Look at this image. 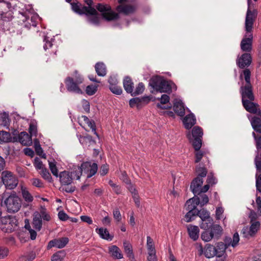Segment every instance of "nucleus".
<instances>
[{
	"label": "nucleus",
	"mask_w": 261,
	"mask_h": 261,
	"mask_svg": "<svg viewBox=\"0 0 261 261\" xmlns=\"http://www.w3.org/2000/svg\"><path fill=\"white\" fill-rule=\"evenodd\" d=\"M257 15V11L254 8V4H250L248 5V10L246 16H256Z\"/></svg>",
	"instance_id": "8fccbe9b"
},
{
	"label": "nucleus",
	"mask_w": 261,
	"mask_h": 261,
	"mask_svg": "<svg viewBox=\"0 0 261 261\" xmlns=\"http://www.w3.org/2000/svg\"><path fill=\"white\" fill-rule=\"evenodd\" d=\"M215 247L211 244H206L204 251V254L206 258H211L217 256Z\"/></svg>",
	"instance_id": "473e14b6"
},
{
	"label": "nucleus",
	"mask_w": 261,
	"mask_h": 261,
	"mask_svg": "<svg viewBox=\"0 0 261 261\" xmlns=\"http://www.w3.org/2000/svg\"><path fill=\"white\" fill-rule=\"evenodd\" d=\"M204 230L201 234V239L204 242H210L213 239L218 240L222 234V228L218 224H215L210 229Z\"/></svg>",
	"instance_id": "20e7f679"
},
{
	"label": "nucleus",
	"mask_w": 261,
	"mask_h": 261,
	"mask_svg": "<svg viewBox=\"0 0 261 261\" xmlns=\"http://www.w3.org/2000/svg\"><path fill=\"white\" fill-rule=\"evenodd\" d=\"M198 195H197L198 196ZM199 195V204L201 207H202L208 202L209 198L208 196L204 193H201Z\"/></svg>",
	"instance_id": "5fc2aeb1"
},
{
	"label": "nucleus",
	"mask_w": 261,
	"mask_h": 261,
	"mask_svg": "<svg viewBox=\"0 0 261 261\" xmlns=\"http://www.w3.org/2000/svg\"><path fill=\"white\" fill-rule=\"evenodd\" d=\"M158 100H160L161 101L160 103H157L156 107L158 108L161 109V110H164V109H168L171 108V105L170 106H163L161 105V104H166L169 102L170 100V97L167 94H163L161 98H158Z\"/></svg>",
	"instance_id": "f704fd0d"
},
{
	"label": "nucleus",
	"mask_w": 261,
	"mask_h": 261,
	"mask_svg": "<svg viewBox=\"0 0 261 261\" xmlns=\"http://www.w3.org/2000/svg\"><path fill=\"white\" fill-rule=\"evenodd\" d=\"M187 231L190 238L193 241H196L199 235V229L197 226L189 225L187 226Z\"/></svg>",
	"instance_id": "5701e85b"
},
{
	"label": "nucleus",
	"mask_w": 261,
	"mask_h": 261,
	"mask_svg": "<svg viewBox=\"0 0 261 261\" xmlns=\"http://www.w3.org/2000/svg\"><path fill=\"white\" fill-rule=\"evenodd\" d=\"M96 232L99 235L100 237L106 240L111 241L113 240L114 236L111 235L107 228H97L95 229Z\"/></svg>",
	"instance_id": "c85d7f7f"
},
{
	"label": "nucleus",
	"mask_w": 261,
	"mask_h": 261,
	"mask_svg": "<svg viewBox=\"0 0 261 261\" xmlns=\"http://www.w3.org/2000/svg\"><path fill=\"white\" fill-rule=\"evenodd\" d=\"M34 165L37 170H41L44 168L42 162L37 157L34 159Z\"/></svg>",
	"instance_id": "680f3d73"
},
{
	"label": "nucleus",
	"mask_w": 261,
	"mask_h": 261,
	"mask_svg": "<svg viewBox=\"0 0 261 261\" xmlns=\"http://www.w3.org/2000/svg\"><path fill=\"white\" fill-rule=\"evenodd\" d=\"M144 90V84L143 83L140 82L137 85L135 90L134 89H133V92L131 93V95L132 96H135L141 94L143 93Z\"/></svg>",
	"instance_id": "a19ab883"
},
{
	"label": "nucleus",
	"mask_w": 261,
	"mask_h": 261,
	"mask_svg": "<svg viewBox=\"0 0 261 261\" xmlns=\"http://www.w3.org/2000/svg\"><path fill=\"white\" fill-rule=\"evenodd\" d=\"M256 168L255 174L256 191L261 193V166H258L257 163H254Z\"/></svg>",
	"instance_id": "2f4dec72"
},
{
	"label": "nucleus",
	"mask_w": 261,
	"mask_h": 261,
	"mask_svg": "<svg viewBox=\"0 0 261 261\" xmlns=\"http://www.w3.org/2000/svg\"><path fill=\"white\" fill-rule=\"evenodd\" d=\"M60 190L68 193H72L75 190V187L73 186H62Z\"/></svg>",
	"instance_id": "052dcab7"
},
{
	"label": "nucleus",
	"mask_w": 261,
	"mask_h": 261,
	"mask_svg": "<svg viewBox=\"0 0 261 261\" xmlns=\"http://www.w3.org/2000/svg\"><path fill=\"white\" fill-rule=\"evenodd\" d=\"M2 180L6 189H14L18 185V179L13 174L9 171H4L2 173Z\"/></svg>",
	"instance_id": "423d86ee"
},
{
	"label": "nucleus",
	"mask_w": 261,
	"mask_h": 261,
	"mask_svg": "<svg viewBox=\"0 0 261 261\" xmlns=\"http://www.w3.org/2000/svg\"><path fill=\"white\" fill-rule=\"evenodd\" d=\"M173 110L179 116H184L185 114V109L184 103L181 100H176L173 103Z\"/></svg>",
	"instance_id": "b1692460"
},
{
	"label": "nucleus",
	"mask_w": 261,
	"mask_h": 261,
	"mask_svg": "<svg viewBox=\"0 0 261 261\" xmlns=\"http://www.w3.org/2000/svg\"><path fill=\"white\" fill-rule=\"evenodd\" d=\"M196 212H193L192 210L188 211V212L185 215L186 221L190 222L194 220L193 217L196 216Z\"/></svg>",
	"instance_id": "e2e57ef3"
},
{
	"label": "nucleus",
	"mask_w": 261,
	"mask_h": 261,
	"mask_svg": "<svg viewBox=\"0 0 261 261\" xmlns=\"http://www.w3.org/2000/svg\"><path fill=\"white\" fill-rule=\"evenodd\" d=\"M10 134L5 131L0 132V143L8 142L10 140Z\"/></svg>",
	"instance_id": "3c124183"
},
{
	"label": "nucleus",
	"mask_w": 261,
	"mask_h": 261,
	"mask_svg": "<svg viewBox=\"0 0 261 261\" xmlns=\"http://www.w3.org/2000/svg\"><path fill=\"white\" fill-rule=\"evenodd\" d=\"M66 253L64 250L59 251L51 256V261H63Z\"/></svg>",
	"instance_id": "c03bdc74"
},
{
	"label": "nucleus",
	"mask_w": 261,
	"mask_h": 261,
	"mask_svg": "<svg viewBox=\"0 0 261 261\" xmlns=\"http://www.w3.org/2000/svg\"><path fill=\"white\" fill-rule=\"evenodd\" d=\"M72 10L75 12L76 14L79 15H83L85 14L87 16H89L88 13L83 9L84 5H83L81 3L77 2L76 3L73 2L70 3Z\"/></svg>",
	"instance_id": "cd10ccee"
},
{
	"label": "nucleus",
	"mask_w": 261,
	"mask_h": 261,
	"mask_svg": "<svg viewBox=\"0 0 261 261\" xmlns=\"http://www.w3.org/2000/svg\"><path fill=\"white\" fill-rule=\"evenodd\" d=\"M4 220L8 223H10L11 225L13 226V228L15 229L16 227L18 225V220L15 217H8L3 219Z\"/></svg>",
	"instance_id": "603ef678"
},
{
	"label": "nucleus",
	"mask_w": 261,
	"mask_h": 261,
	"mask_svg": "<svg viewBox=\"0 0 261 261\" xmlns=\"http://www.w3.org/2000/svg\"><path fill=\"white\" fill-rule=\"evenodd\" d=\"M185 127L187 129L191 128L196 122L195 116L193 113L186 115L182 120Z\"/></svg>",
	"instance_id": "412c9836"
},
{
	"label": "nucleus",
	"mask_w": 261,
	"mask_h": 261,
	"mask_svg": "<svg viewBox=\"0 0 261 261\" xmlns=\"http://www.w3.org/2000/svg\"><path fill=\"white\" fill-rule=\"evenodd\" d=\"M97 86L93 85L87 86L86 88V93L90 96L94 95L97 91Z\"/></svg>",
	"instance_id": "6e6d98bb"
},
{
	"label": "nucleus",
	"mask_w": 261,
	"mask_h": 261,
	"mask_svg": "<svg viewBox=\"0 0 261 261\" xmlns=\"http://www.w3.org/2000/svg\"><path fill=\"white\" fill-rule=\"evenodd\" d=\"M109 253L114 259H121L123 254L120 248L116 245H112L109 247Z\"/></svg>",
	"instance_id": "bb28decb"
},
{
	"label": "nucleus",
	"mask_w": 261,
	"mask_h": 261,
	"mask_svg": "<svg viewBox=\"0 0 261 261\" xmlns=\"http://www.w3.org/2000/svg\"><path fill=\"white\" fill-rule=\"evenodd\" d=\"M19 142L25 146L30 145L32 143V137L25 132H22L18 136Z\"/></svg>",
	"instance_id": "a878e982"
},
{
	"label": "nucleus",
	"mask_w": 261,
	"mask_h": 261,
	"mask_svg": "<svg viewBox=\"0 0 261 261\" xmlns=\"http://www.w3.org/2000/svg\"><path fill=\"white\" fill-rule=\"evenodd\" d=\"M84 1L87 6H84L83 9L88 13L89 16H97L98 12L95 8L92 7L93 5V0H84Z\"/></svg>",
	"instance_id": "4be33fe9"
},
{
	"label": "nucleus",
	"mask_w": 261,
	"mask_h": 261,
	"mask_svg": "<svg viewBox=\"0 0 261 261\" xmlns=\"http://www.w3.org/2000/svg\"><path fill=\"white\" fill-rule=\"evenodd\" d=\"M150 100L149 96L134 97L129 100V105L130 107L133 108L136 107L139 110L147 105L150 101Z\"/></svg>",
	"instance_id": "9b49d317"
},
{
	"label": "nucleus",
	"mask_w": 261,
	"mask_h": 261,
	"mask_svg": "<svg viewBox=\"0 0 261 261\" xmlns=\"http://www.w3.org/2000/svg\"><path fill=\"white\" fill-rule=\"evenodd\" d=\"M84 78L77 70L74 71L73 77L67 76L64 81L66 89L69 92L77 94H83L81 85L84 82Z\"/></svg>",
	"instance_id": "f03ea898"
},
{
	"label": "nucleus",
	"mask_w": 261,
	"mask_h": 261,
	"mask_svg": "<svg viewBox=\"0 0 261 261\" xmlns=\"http://www.w3.org/2000/svg\"><path fill=\"white\" fill-rule=\"evenodd\" d=\"M163 79L160 76L152 77L149 82V85L156 92H158Z\"/></svg>",
	"instance_id": "c756f323"
},
{
	"label": "nucleus",
	"mask_w": 261,
	"mask_h": 261,
	"mask_svg": "<svg viewBox=\"0 0 261 261\" xmlns=\"http://www.w3.org/2000/svg\"><path fill=\"white\" fill-rule=\"evenodd\" d=\"M187 137L189 138L190 142L192 143L195 151H198L200 150L202 145V138L192 139L190 133L188 135H187Z\"/></svg>",
	"instance_id": "c9c22d12"
},
{
	"label": "nucleus",
	"mask_w": 261,
	"mask_h": 261,
	"mask_svg": "<svg viewBox=\"0 0 261 261\" xmlns=\"http://www.w3.org/2000/svg\"><path fill=\"white\" fill-rule=\"evenodd\" d=\"M29 132L31 137L32 136H36V135L37 133V126L35 124H34L33 123H31L30 124Z\"/></svg>",
	"instance_id": "0e129e2a"
},
{
	"label": "nucleus",
	"mask_w": 261,
	"mask_h": 261,
	"mask_svg": "<svg viewBox=\"0 0 261 261\" xmlns=\"http://www.w3.org/2000/svg\"><path fill=\"white\" fill-rule=\"evenodd\" d=\"M43 41L45 42V44L43 46V48L45 50L51 48L53 44L52 43V41L49 40V37L47 36H44Z\"/></svg>",
	"instance_id": "69168bd1"
},
{
	"label": "nucleus",
	"mask_w": 261,
	"mask_h": 261,
	"mask_svg": "<svg viewBox=\"0 0 261 261\" xmlns=\"http://www.w3.org/2000/svg\"><path fill=\"white\" fill-rule=\"evenodd\" d=\"M109 165L107 164L101 165L100 168L99 173L101 176L106 175L109 171Z\"/></svg>",
	"instance_id": "338daca9"
},
{
	"label": "nucleus",
	"mask_w": 261,
	"mask_h": 261,
	"mask_svg": "<svg viewBox=\"0 0 261 261\" xmlns=\"http://www.w3.org/2000/svg\"><path fill=\"white\" fill-rule=\"evenodd\" d=\"M136 10V7L132 5H119L116 8L118 13L128 15L134 13Z\"/></svg>",
	"instance_id": "aec40b11"
},
{
	"label": "nucleus",
	"mask_w": 261,
	"mask_h": 261,
	"mask_svg": "<svg viewBox=\"0 0 261 261\" xmlns=\"http://www.w3.org/2000/svg\"><path fill=\"white\" fill-rule=\"evenodd\" d=\"M95 69L98 76H105L107 74V68L103 62H98L95 65Z\"/></svg>",
	"instance_id": "72a5a7b5"
},
{
	"label": "nucleus",
	"mask_w": 261,
	"mask_h": 261,
	"mask_svg": "<svg viewBox=\"0 0 261 261\" xmlns=\"http://www.w3.org/2000/svg\"><path fill=\"white\" fill-rule=\"evenodd\" d=\"M21 22L25 28L30 29L31 27H36L38 21L40 20V17H22Z\"/></svg>",
	"instance_id": "a211bd4d"
},
{
	"label": "nucleus",
	"mask_w": 261,
	"mask_h": 261,
	"mask_svg": "<svg viewBox=\"0 0 261 261\" xmlns=\"http://www.w3.org/2000/svg\"><path fill=\"white\" fill-rule=\"evenodd\" d=\"M0 120L3 125L7 126L9 123V115L6 112H3L1 114Z\"/></svg>",
	"instance_id": "13d9d810"
},
{
	"label": "nucleus",
	"mask_w": 261,
	"mask_h": 261,
	"mask_svg": "<svg viewBox=\"0 0 261 261\" xmlns=\"http://www.w3.org/2000/svg\"><path fill=\"white\" fill-rule=\"evenodd\" d=\"M195 212L196 215L199 216L201 218V221H204L205 219L211 218L209 212L204 208L200 210H197Z\"/></svg>",
	"instance_id": "79ce46f5"
},
{
	"label": "nucleus",
	"mask_w": 261,
	"mask_h": 261,
	"mask_svg": "<svg viewBox=\"0 0 261 261\" xmlns=\"http://www.w3.org/2000/svg\"><path fill=\"white\" fill-rule=\"evenodd\" d=\"M95 9L101 13V16H119L118 14L114 12L111 7L108 4L98 3L95 6Z\"/></svg>",
	"instance_id": "9d476101"
},
{
	"label": "nucleus",
	"mask_w": 261,
	"mask_h": 261,
	"mask_svg": "<svg viewBox=\"0 0 261 261\" xmlns=\"http://www.w3.org/2000/svg\"><path fill=\"white\" fill-rule=\"evenodd\" d=\"M147 248L148 250V252H156L154 245V242L152 240V239L150 236L147 237Z\"/></svg>",
	"instance_id": "09e8293b"
},
{
	"label": "nucleus",
	"mask_w": 261,
	"mask_h": 261,
	"mask_svg": "<svg viewBox=\"0 0 261 261\" xmlns=\"http://www.w3.org/2000/svg\"><path fill=\"white\" fill-rule=\"evenodd\" d=\"M199 204V197L195 196L192 198L188 200L185 204L186 210L190 211L192 210L193 212H196L198 209L197 208V205Z\"/></svg>",
	"instance_id": "f3484780"
},
{
	"label": "nucleus",
	"mask_w": 261,
	"mask_h": 261,
	"mask_svg": "<svg viewBox=\"0 0 261 261\" xmlns=\"http://www.w3.org/2000/svg\"><path fill=\"white\" fill-rule=\"evenodd\" d=\"M32 225L33 228L37 231H40L42 226V220L41 216H40L39 212H35L33 215Z\"/></svg>",
	"instance_id": "393cba45"
},
{
	"label": "nucleus",
	"mask_w": 261,
	"mask_h": 261,
	"mask_svg": "<svg viewBox=\"0 0 261 261\" xmlns=\"http://www.w3.org/2000/svg\"><path fill=\"white\" fill-rule=\"evenodd\" d=\"M25 16L32 15V16H39L38 14L35 11L32 5H28L25 7L24 12Z\"/></svg>",
	"instance_id": "864d4df0"
},
{
	"label": "nucleus",
	"mask_w": 261,
	"mask_h": 261,
	"mask_svg": "<svg viewBox=\"0 0 261 261\" xmlns=\"http://www.w3.org/2000/svg\"><path fill=\"white\" fill-rule=\"evenodd\" d=\"M4 203L9 213H16L21 206V200L15 193L9 195L5 199Z\"/></svg>",
	"instance_id": "39448f33"
},
{
	"label": "nucleus",
	"mask_w": 261,
	"mask_h": 261,
	"mask_svg": "<svg viewBox=\"0 0 261 261\" xmlns=\"http://www.w3.org/2000/svg\"><path fill=\"white\" fill-rule=\"evenodd\" d=\"M252 34H247L246 33L241 42L240 46L241 50L247 53L250 52L252 49Z\"/></svg>",
	"instance_id": "ddd939ff"
},
{
	"label": "nucleus",
	"mask_w": 261,
	"mask_h": 261,
	"mask_svg": "<svg viewBox=\"0 0 261 261\" xmlns=\"http://www.w3.org/2000/svg\"><path fill=\"white\" fill-rule=\"evenodd\" d=\"M40 174L42 177L45 180H46L49 182H51L53 181V178L51 174L45 167L41 170Z\"/></svg>",
	"instance_id": "a18cd8bd"
},
{
	"label": "nucleus",
	"mask_w": 261,
	"mask_h": 261,
	"mask_svg": "<svg viewBox=\"0 0 261 261\" xmlns=\"http://www.w3.org/2000/svg\"><path fill=\"white\" fill-rule=\"evenodd\" d=\"M255 147L256 148V155L254 159V163H257L258 166H261V134L255 132L252 133Z\"/></svg>",
	"instance_id": "1a4fd4ad"
},
{
	"label": "nucleus",
	"mask_w": 261,
	"mask_h": 261,
	"mask_svg": "<svg viewBox=\"0 0 261 261\" xmlns=\"http://www.w3.org/2000/svg\"><path fill=\"white\" fill-rule=\"evenodd\" d=\"M109 89L113 93L116 95H120L122 92L121 88L117 85L114 86H109Z\"/></svg>",
	"instance_id": "bf43d9fd"
},
{
	"label": "nucleus",
	"mask_w": 261,
	"mask_h": 261,
	"mask_svg": "<svg viewBox=\"0 0 261 261\" xmlns=\"http://www.w3.org/2000/svg\"><path fill=\"white\" fill-rule=\"evenodd\" d=\"M70 174H71V177L73 180V179H76V180L80 179L81 175L83 173L80 166H78L76 170L70 172Z\"/></svg>",
	"instance_id": "de8ad7c7"
},
{
	"label": "nucleus",
	"mask_w": 261,
	"mask_h": 261,
	"mask_svg": "<svg viewBox=\"0 0 261 261\" xmlns=\"http://www.w3.org/2000/svg\"><path fill=\"white\" fill-rule=\"evenodd\" d=\"M158 92L160 93H167L170 94L172 92V89L176 90L177 89L176 85L171 81H168L163 79L162 84Z\"/></svg>",
	"instance_id": "2eb2a0df"
},
{
	"label": "nucleus",
	"mask_w": 261,
	"mask_h": 261,
	"mask_svg": "<svg viewBox=\"0 0 261 261\" xmlns=\"http://www.w3.org/2000/svg\"><path fill=\"white\" fill-rule=\"evenodd\" d=\"M123 87L126 93L130 94L134 88V83L129 76H126L123 80Z\"/></svg>",
	"instance_id": "7c9ffc66"
},
{
	"label": "nucleus",
	"mask_w": 261,
	"mask_h": 261,
	"mask_svg": "<svg viewBox=\"0 0 261 261\" xmlns=\"http://www.w3.org/2000/svg\"><path fill=\"white\" fill-rule=\"evenodd\" d=\"M255 17H246L245 20V31L247 34H252L253 23L255 21Z\"/></svg>",
	"instance_id": "4c0bfd02"
},
{
	"label": "nucleus",
	"mask_w": 261,
	"mask_h": 261,
	"mask_svg": "<svg viewBox=\"0 0 261 261\" xmlns=\"http://www.w3.org/2000/svg\"><path fill=\"white\" fill-rule=\"evenodd\" d=\"M252 63V57L249 53H244L236 60L237 66L241 69H248Z\"/></svg>",
	"instance_id": "f8f14e48"
},
{
	"label": "nucleus",
	"mask_w": 261,
	"mask_h": 261,
	"mask_svg": "<svg viewBox=\"0 0 261 261\" xmlns=\"http://www.w3.org/2000/svg\"><path fill=\"white\" fill-rule=\"evenodd\" d=\"M244 75L246 82L245 85H242L240 89L242 105L249 113L253 114L250 121L253 130L261 134V109L259 105L254 102L255 96L250 83L251 71L249 69L243 70L240 73V79L243 80Z\"/></svg>",
	"instance_id": "f257e3e1"
},
{
	"label": "nucleus",
	"mask_w": 261,
	"mask_h": 261,
	"mask_svg": "<svg viewBox=\"0 0 261 261\" xmlns=\"http://www.w3.org/2000/svg\"><path fill=\"white\" fill-rule=\"evenodd\" d=\"M21 192L22 197L25 202L30 203L33 201L34 199L33 197L26 189H22Z\"/></svg>",
	"instance_id": "49530a36"
},
{
	"label": "nucleus",
	"mask_w": 261,
	"mask_h": 261,
	"mask_svg": "<svg viewBox=\"0 0 261 261\" xmlns=\"http://www.w3.org/2000/svg\"><path fill=\"white\" fill-rule=\"evenodd\" d=\"M36 257V254L33 252H30L28 255L23 256L24 261H33Z\"/></svg>",
	"instance_id": "774afa93"
},
{
	"label": "nucleus",
	"mask_w": 261,
	"mask_h": 261,
	"mask_svg": "<svg viewBox=\"0 0 261 261\" xmlns=\"http://www.w3.org/2000/svg\"><path fill=\"white\" fill-rule=\"evenodd\" d=\"M69 239L67 237H63L59 239H54L50 241L47 245V249H49L53 247L58 248H62L64 247L68 243Z\"/></svg>",
	"instance_id": "dca6fc26"
},
{
	"label": "nucleus",
	"mask_w": 261,
	"mask_h": 261,
	"mask_svg": "<svg viewBox=\"0 0 261 261\" xmlns=\"http://www.w3.org/2000/svg\"><path fill=\"white\" fill-rule=\"evenodd\" d=\"M80 167L83 173L86 175L87 178H89L94 175L98 170L97 164L91 162H83Z\"/></svg>",
	"instance_id": "0eeeda50"
},
{
	"label": "nucleus",
	"mask_w": 261,
	"mask_h": 261,
	"mask_svg": "<svg viewBox=\"0 0 261 261\" xmlns=\"http://www.w3.org/2000/svg\"><path fill=\"white\" fill-rule=\"evenodd\" d=\"M213 219L212 218L202 221L200 226V228L203 229H210L213 225Z\"/></svg>",
	"instance_id": "37998d69"
},
{
	"label": "nucleus",
	"mask_w": 261,
	"mask_h": 261,
	"mask_svg": "<svg viewBox=\"0 0 261 261\" xmlns=\"http://www.w3.org/2000/svg\"><path fill=\"white\" fill-rule=\"evenodd\" d=\"M123 247L124 252L128 257L132 260H135V256L133 252L132 246L129 243L124 242H123Z\"/></svg>",
	"instance_id": "e433bc0d"
},
{
	"label": "nucleus",
	"mask_w": 261,
	"mask_h": 261,
	"mask_svg": "<svg viewBox=\"0 0 261 261\" xmlns=\"http://www.w3.org/2000/svg\"><path fill=\"white\" fill-rule=\"evenodd\" d=\"M87 21L91 24L98 26L104 22H117L120 17H87Z\"/></svg>",
	"instance_id": "4468645a"
},
{
	"label": "nucleus",
	"mask_w": 261,
	"mask_h": 261,
	"mask_svg": "<svg viewBox=\"0 0 261 261\" xmlns=\"http://www.w3.org/2000/svg\"><path fill=\"white\" fill-rule=\"evenodd\" d=\"M49 167L52 174L56 177H58V170L55 161L49 162Z\"/></svg>",
	"instance_id": "4d7b16f0"
},
{
	"label": "nucleus",
	"mask_w": 261,
	"mask_h": 261,
	"mask_svg": "<svg viewBox=\"0 0 261 261\" xmlns=\"http://www.w3.org/2000/svg\"><path fill=\"white\" fill-rule=\"evenodd\" d=\"M195 172L197 176L192 181L190 189L195 196L201 194V187L203 184V178L206 176V168L200 163L196 167Z\"/></svg>",
	"instance_id": "7ed1b4c3"
},
{
	"label": "nucleus",
	"mask_w": 261,
	"mask_h": 261,
	"mask_svg": "<svg viewBox=\"0 0 261 261\" xmlns=\"http://www.w3.org/2000/svg\"><path fill=\"white\" fill-rule=\"evenodd\" d=\"M203 134L202 129L199 126H195L192 130L191 138H202Z\"/></svg>",
	"instance_id": "58836bf2"
},
{
	"label": "nucleus",
	"mask_w": 261,
	"mask_h": 261,
	"mask_svg": "<svg viewBox=\"0 0 261 261\" xmlns=\"http://www.w3.org/2000/svg\"><path fill=\"white\" fill-rule=\"evenodd\" d=\"M70 172L67 171H64L60 173L58 176H59L62 186H68L72 183V180Z\"/></svg>",
	"instance_id": "6ab92c4d"
},
{
	"label": "nucleus",
	"mask_w": 261,
	"mask_h": 261,
	"mask_svg": "<svg viewBox=\"0 0 261 261\" xmlns=\"http://www.w3.org/2000/svg\"><path fill=\"white\" fill-rule=\"evenodd\" d=\"M226 249V245L223 242H219L217 243L215 247L216 252L217 253V256H222L225 252Z\"/></svg>",
	"instance_id": "ea45409f"
},
{
	"label": "nucleus",
	"mask_w": 261,
	"mask_h": 261,
	"mask_svg": "<svg viewBox=\"0 0 261 261\" xmlns=\"http://www.w3.org/2000/svg\"><path fill=\"white\" fill-rule=\"evenodd\" d=\"M251 225L249 227L248 226L244 227L242 230L243 237L250 239L253 237L260 227V223L259 221L250 223Z\"/></svg>",
	"instance_id": "6e6552de"
}]
</instances>
